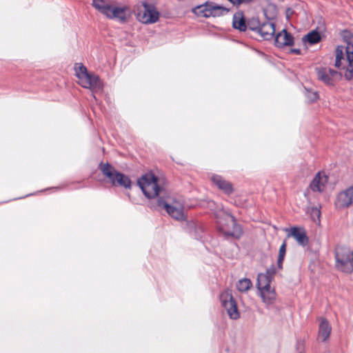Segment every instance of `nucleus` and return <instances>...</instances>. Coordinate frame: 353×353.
Segmentation results:
<instances>
[{
    "mask_svg": "<svg viewBox=\"0 0 353 353\" xmlns=\"http://www.w3.org/2000/svg\"><path fill=\"white\" fill-rule=\"evenodd\" d=\"M192 12L198 17L208 18L222 16L228 13L229 9L213 1H208L194 8Z\"/></svg>",
    "mask_w": 353,
    "mask_h": 353,
    "instance_id": "obj_7",
    "label": "nucleus"
},
{
    "mask_svg": "<svg viewBox=\"0 0 353 353\" xmlns=\"http://www.w3.org/2000/svg\"><path fill=\"white\" fill-rule=\"evenodd\" d=\"M285 252H286V245L285 243H283L279 248V257L284 258Z\"/></svg>",
    "mask_w": 353,
    "mask_h": 353,
    "instance_id": "obj_28",
    "label": "nucleus"
},
{
    "mask_svg": "<svg viewBox=\"0 0 353 353\" xmlns=\"http://www.w3.org/2000/svg\"><path fill=\"white\" fill-rule=\"evenodd\" d=\"M265 274L270 276L272 279H273L274 274H276V268L274 265H272L270 268L267 269Z\"/></svg>",
    "mask_w": 353,
    "mask_h": 353,
    "instance_id": "obj_27",
    "label": "nucleus"
},
{
    "mask_svg": "<svg viewBox=\"0 0 353 353\" xmlns=\"http://www.w3.org/2000/svg\"><path fill=\"white\" fill-rule=\"evenodd\" d=\"M257 34L264 40H271L275 34L274 23L270 21L263 22Z\"/></svg>",
    "mask_w": 353,
    "mask_h": 353,
    "instance_id": "obj_17",
    "label": "nucleus"
},
{
    "mask_svg": "<svg viewBox=\"0 0 353 353\" xmlns=\"http://www.w3.org/2000/svg\"><path fill=\"white\" fill-rule=\"evenodd\" d=\"M328 181V177L326 174L318 172L310 183V188L313 192H321L323 191Z\"/></svg>",
    "mask_w": 353,
    "mask_h": 353,
    "instance_id": "obj_16",
    "label": "nucleus"
},
{
    "mask_svg": "<svg viewBox=\"0 0 353 353\" xmlns=\"http://www.w3.org/2000/svg\"><path fill=\"white\" fill-rule=\"evenodd\" d=\"M353 205V185L339 192L334 201L338 210H343Z\"/></svg>",
    "mask_w": 353,
    "mask_h": 353,
    "instance_id": "obj_12",
    "label": "nucleus"
},
{
    "mask_svg": "<svg viewBox=\"0 0 353 353\" xmlns=\"http://www.w3.org/2000/svg\"><path fill=\"white\" fill-rule=\"evenodd\" d=\"M212 183L221 190L227 194H230L233 192L232 184L225 180L219 175H213L211 178Z\"/></svg>",
    "mask_w": 353,
    "mask_h": 353,
    "instance_id": "obj_19",
    "label": "nucleus"
},
{
    "mask_svg": "<svg viewBox=\"0 0 353 353\" xmlns=\"http://www.w3.org/2000/svg\"><path fill=\"white\" fill-rule=\"evenodd\" d=\"M288 235L294 237L297 243L302 246H305L308 243V238L305 229L302 228L294 227L291 228Z\"/></svg>",
    "mask_w": 353,
    "mask_h": 353,
    "instance_id": "obj_18",
    "label": "nucleus"
},
{
    "mask_svg": "<svg viewBox=\"0 0 353 353\" xmlns=\"http://www.w3.org/2000/svg\"><path fill=\"white\" fill-rule=\"evenodd\" d=\"M292 12V10H291V9H288L287 10V17H289V14H291Z\"/></svg>",
    "mask_w": 353,
    "mask_h": 353,
    "instance_id": "obj_32",
    "label": "nucleus"
},
{
    "mask_svg": "<svg viewBox=\"0 0 353 353\" xmlns=\"http://www.w3.org/2000/svg\"><path fill=\"white\" fill-rule=\"evenodd\" d=\"M92 6L107 18L121 23H125L130 16V10L127 6H117L105 0H93Z\"/></svg>",
    "mask_w": 353,
    "mask_h": 353,
    "instance_id": "obj_1",
    "label": "nucleus"
},
{
    "mask_svg": "<svg viewBox=\"0 0 353 353\" xmlns=\"http://www.w3.org/2000/svg\"><path fill=\"white\" fill-rule=\"evenodd\" d=\"M262 23L258 17H252L247 21V28L257 34Z\"/></svg>",
    "mask_w": 353,
    "mask_h": 353,
    "instance_id": "obj_24",
    "label": "nucleus"
},
{
    "mask_svg": "<svg viewBox=\"0 0 353 353\" xmlns=\"http://www.w3.org/2000/svg\"><path fill=\"white\" fill-rule=\"evenodd\" d=\"M157 205L159 207L165 209L172 218L176 220L183 219L184 214L183 206L180 203H177L174 205H170L165 200V198H160L157 200Z\"/></svg>",
    "mask_w": 353,
    "mask_h": 353,
    "instance_id": "obj_13",
    "label": "nucleus"
},
{
    "mask_svg": "<svg viewBox=\"0 0 353 353\" xmlns=\"http://www.w3.org/2000/svg\"><path fill=\"white\" fill-rule=\"evenodd\" d=\"M311 214H312V216L314 221H316L315 218H316L319 221H320L319 218H320L321 212L318 208H313L312 209Z\"/></svg>",
    "mask_w": 353,
    "mask_h": 353,
    "instance_id": "obj_25",
    "label": "nucleus"
},
{
    "mask_svg": "<svg viewBox=\"0 0 353 353\" xmlns=\"http://www.w3.org/2000/svg\"><path fill=\"white\" fill-rule=\"evenodd\" d=\"M224 215L227 216V225H223L219 223L220 230L225 235L234 237L236 239L240 238L242 234V229L240 225L236 223V221L234 216H232L228 211L221 208Z\"/></svg>",
    "mask_w": 353,
    "mask_h": 353,
    "instance_id": "obj_9",
    "label": "nucleus"
},
{
    "mask_svg": "<svg viewBox=\"0 0 353 353\" xmlns=\"http://www.w3.org/2000/svg\"><path fill=\"white\" fill-rule=\"evenodd\" d=\"M307 97L310 101L313 102L318 99L319 94L317 92H309Z\"/></svg>",
    "mask_w": 353,
    "mask_h": 353,
    "instance_id": "obj_26",
    "label": "nucleus"
},
{
    "mask_svg": "<svg viewBox=\"0 0 353 353\" xmlns=\"http://www.w3.org/2000/svg\"><path fill=\"white\" fill-rule=\"evenodd\" d=\"M99 168L102 174L114 186H121L126 189L131 188V181L124 174L118 172L112 165L107 163H100Z\"/></svg>",
    "mask_w": 353,
    "mask_h": 353,
    "instance_id": "obj_5",
    "label": "nucleus"
},
{
    "mask_svg": "<svg viewBox=\"0 0 353 353\" xmlns=\"http://www.w3.org/2000/svg\"><path fill=\"white\" fill-rule=\"evenodd\" d=\"M236 287L240 292H246L252 287V283L250 279L244 278L238 281Z\"/></svg>",
    "mask_w": 353,
    "mask_h": 353,
    "instance_id": "obj_23",
    "label": "nucleus"
},
{
    "mask_svg": "<svg viewBox=\"0 0 353 353\" xmlns=\"http://www.w3.org/2000/svg\"><path fill=\"white\" fill-rule=\"evenodd\" d=\"M160 13L152 4L144 3L143 9H141L137 15L140 22L145 24L156 23L159 19Z\"/></svg>",
    "mask_w": 353,
    "mask_h": 353,
    "instance_id": "obj_11",
    "label": "nucleus"
},
{
    "mask_svg": "<svg viewBox=\"0 0 353 353\" xmlns=\"http://www.w3.org/2000/svg\"><path fill=\"white\" fill-rule=\"evenodd\" d=\"M303 348V342H298L297 343V350L299 351V353H301V351L299 350Z\"/></svg>",
    "mask_w": 353,
    "mask_h": 353,
    "instance_id": "obj_30",
    "label": "nucleus"
},
{
    "mask_svg": "<svg viewBox=\"0 0 353 353\" xmlns=\"http://www.w3.org/2000/svg\"><path fill=\"white\" fill-rule=\"evenodd\" d=\"M317 77L319 80L327 85H333L336 81L341 78V74L329 68H320L316 69Z\"/></svg>",
    "mask_w": 353,
    "mask_h": 353,
    "instance_id": "obj_14",
    "label": "nucleus"
},
{
    "mask_svg": "<svg viewBox=\"0 0 353 353\" xmlns=\"http://www.w3.org/2000/svg\"><path fill=\"white\" fill-rule=\"evenodd\" d=\"M335 66L345 70L347 80L353 78V45L350 43L345 46H338L336 48Z\"/></svg>",
    "mask_w": 353,
    "mask_h": 353,
    "instance_id": "obj_3",
    "label": "nucleus"
},
{
    "mask_svg": "<svg viewBox=\"0 0 353 353\" xmlns=\"http://www.w3.org/2000/svg\"><path fill=\"white\" fill-rule=\"evenodd\" d=\"M283 260H284V258H281V257L278 256L277 263H278V267L279 269L282 268V264H283Z\"/></svg>",
    "mask_w": 353,
    "mask_h": 353,
    "instance_id": "obj_29",
    "label": "nucleus"
},
{
    "mask_svg": "<svg viewBox=\"0 0 353 353\" xmlns=\"http://www.w3.org/2000/svg\"><path fill=\"white\" fill-rule=\"evenodd\" d=\"M302 40L303 42H307L310 45L315 44L320 41L321 35L317 31L313 30L305 35Z\"/></svg>",
    "mask_w": 353,
    "mask_h": 353,
    "instance_id": "obj_22",
    "label": "nucleus"
},
{
    "mask_svg": "<svg viewBox=\"0 0 353 353\" xmlns=\"http://www.w3.org/2000/svg\"><path fill=\"white\" fill-rule=\"evenodd\" d=\"M232 25L235 29L241 32L247 30V21H245L242 12H237L234 14Z\"/></svg>",
    "mask_w": 353,
    "mask_h": 353,
    "instance_id": "obj_21",
    "label": "nucleus"
},
{
    "mask_svg": "<svg viewBox=\"0 0 353 353\" xmlns=\"http://www.w3.org/2000/svg\"><path fill=\"white\" fill-rule=\"evenodd\" d=\"M336 265L339 270L346 273L353 272V250L338 249L336 252Z\"/></svg>",
    "mask_w": 353,
    "mask_h": 353,
    "instance_id": "obj_8",
    "label": "nucleus"
},
{
    "mask_svg": "<svg viewBox=\"0 0 353 353\" xmlns=\"http://www.w3.org/2000/svg\"><path fill=\"white\" fill-rule=\"evenodd\" d=\"M291 52L296 54H301V50L300 49H292Z\"/></svg>",
    "mask_w": 353,
    "mask_h": 353,
    "instance_id": "obj_31",
    "label": "nucleus"
},
{
    "mask_svg": "<svg viewBox=\"0 0 353 353\" xmlns=\"http://www.w3.org/2000/svg\"><path fill=\"white\" fill-rule=\"evenodd\" d=\"M272 280V279L270 276L264 273H260L257 276L256 287L263 303L267 307L274 304L276 296L274 289L270 286Z\"/></svg>",
    "mask_w": 353,
    "mask_h": 353,
    "instance_id": "obj_6",
    "label": "nucleus"
},
{
    "mask_svg": "<svg viewBox=\"0 0 353 353\" xmlns=\"http://www.w3.org/2000/svg\"><path fill=\"white\" fill-rule=\"evenodd\" d=\"M275 46L278 48H283L288 46H292L294 44V38L292 34L288 32L285 29H283L274 38Z\"/></svg>",
    "mask_w": 353,
    "mask_h": 353,
    "instance_id": "obj_15",
    "label": "nucleus"
},
{
    "mask_svg": "<svg viewBox=\"0 0 353 353\" xmlns=\"http://www.w3.org/2000/svg\"><path fill=\"white\" fill-rule=\"evenodd\" d=\"M74 70L79 79V84L83 88H88L92 92L102 90L103 84L99 77L94 74L89 73L86 67L82 63H75Z\"/></svg>",
    "mask_w": 353,
    "mask_h": 353,
    "instance_id": "obj_4",
    "label": "nucleus"
},
{
    "mask_svg": "<svg viewBox=\"0 0 353 353\" xmlns=\"http://www.w3.org/2000/svg\"><path fill=\"white\" fill-rule=\"evenodd\" d=\"M331 326L325 319H321L319 327V339L324 342L330 336L331 332Z\"/></svg>",
    "mask_w": 353,
    "mask_h": 353,
    "instance_id": "obj_20",
    "label": "nucleus"
},
{
    "mask_svg": "<svg viewBox=\"0 0 353 353\" xmlns=\"http://www.w3.org/2000/svg\"><path fill=\"white\" fill-rule=\"evenodd\" d=\"M220 301L222 306L225 309L231 319H237L239 318L240 315L237 309L236 303L232 296L230 290L227 289L220 294Z\"/></svg>",
    "mask_w": 353,
    "mask_h": 353,
    "instance_id": "obj_10",
    "label": "nucleus"
},
{
    "mask_svg": "<svg viewBox=\"0 0 353 353\" xmlns=\"http://www.w3.org/2000/svg\"><path fill=\"white\" fill-rule=\"evenodd\" d=\"M138 185L142 190L144 195L148 199L155 198L164 199L167 192L159 183V179L152 173L149 172L143 174L137 181Z\"/></svg>",
    "mask_w": 353,
    "mask_h": 353,
    "instance_id": "obj_2",
    "label": "nucleus"
}]
</instances>
